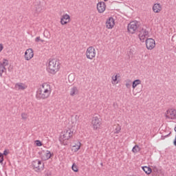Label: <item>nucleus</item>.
<instances>
[{
    "mask_svg": "<svg viewBox=\"0 0 176 176\" xmlns=\"http://www.w3.org/2000/svg\"><path fill=\"white\" fill-rule=\"evenodd\" d=\"M142 169L143 170V171H144L145 174H146L147 175H151V174H152V168L149 166H142Z\"/></svg>",
    "mask_w": 176,
    "mask_h": 176,
    "instance_id": "4be33fe9",
    "label": "nucleus"
},
{
    "mask_svg": "<svg viewBox=\"0 0 176 176\" xmlns=\"http://www.w3.org/2000/svg\"><path fill=\"white\" fill-rule=\"evenodd\" d=\"M153 13H160L163 10V6L160 3H155L152 7Z\"/></svg>",
    "mask_w": 176,
    "mask_h": 176,
    "instance_id": "f3484780",
    "label": "nucleus"
},
{
    "mask_svg": "<svg viewBox=\"0 0 176 176\" xmlns=\"http://www.w3.org/2000/svg\"><path fill=\"white\" fill-rule=\"evenodd\" d=\"M52 94V85L49 82L43 83L37 90L36 97L37 100H47Z\"/></svg>",
    "mask_w": 176,
    "mask_h": 176,
    "instance_id": "f257e3e1",
    "label": "nucleus"
},
{
    "mask_svg": "<svg viewBox=\"0 0 176 176\" xmlns=\"http://www.w3.org/2000/svg\"><path fill=\"white\" fill-rule=\"evenodd\" d=\"M115 18L110 16L109 18L107 19L106 22H105V25H106V28L107 30H112L115 28Z\"/></svg>",
    "mask_w": 176,
    "mask_h": 176,
    "instance_id": "f8f14e48",
    "label": "nucleus"
},
{
    "mask_svg": "<svg viewBox=\"0 0 176 176\" xmlns=\"http://www.w3.org/2000/svg\"><path fill=\"white\" fill-rule=\"evenodd\" d=\"M35 42H43V40L41 39V37L38 36L35 38Z\"/></svg>",
    "mask_w": 176,
    "mask_h": 176,
    "instance_id": "473e14b6",
    "label": "nucleus"
},
{
    "mask_svg": "<svg viewBox=\"0 0 176 176\" xmlns=\"http://www.w3.org/2000/svg\"><path fill=\"white\" fill-rule=\"evenodd\" d=\"M28 118V116L27 115V113H23L21 114V119H23V120H27Z\"/></svg>",
    "mask_w": 176,
    "mask_h": 176,
    "instance_id": "c756f323",
    "label": "nucleus"
},
{
    "mask_svg": "<svg viewBox=\"0 0 176 176\" xmlns=\"http://www.w3.org/2000/svg\"><path fill=\"white\" fill-rule=\"evenodd\" d=\"M69 94L72 97L78 96V94H79V89H78L76 87H73L70 89Z\"/></svg>",
    "mask_w": 176,
    "mask_h": 176,
    "instance_id": "aec40b11",
    "label": "nucleus"
},
{
    "mask_svg": "<svg viewBox=\"0 0 176 176\" xmlns=\"http://www.w3.org/2000/svg\"><path fill=\"white\" fill-rule=\"evenodd\" d=\"M80 146H82V143L80 142H76L72 147V152L76 153L79 149H80Z\"/></svg>",
    "mask_w": 176,
    "mask_h": 176,
    "instance_id": "6ab92c4d",
    "label": "nucleus"
},
{
    "mask_svg": "<svg viewBox=\"0 0 176 176\" xmlns=\"http://www.w3.org/2000/svg\"><path fill=\"white\" fill-rule=\"evenodd\" d=\"M125 86L126 89H130V87H131V83L130 81L126 82Z\"/></svg>",
    "mask_w": 176,
    "mask_h": 176,
    "instance_id": "2f4dec72",
    "label": "nucleus"
},
{
    "mask_svg": "<svg viewBox=\"0 0 176 176\" xmlns=\"http://www.w3.org/2000/svg\"><path fill=\"white\" fill-rule=\"evenodd\" d=\"M74 138V131L71 129H65L60 133L59 141L63 145H68V141Z\"/></svg>",
    "mask_w": 176,
    "mask_h": 176,
    "instance_id": "7ed1b4c3",
    "label": "nucleus"
},
{
    "mask_svg": "<svg viewBox=\"0 0 176 176\" xmlns=\"http://www.w3.org/2000/svg\"><path fill=\"white\" fill-rule=\"evenodd\" d=\"M85 56L87 60H94L97 56V51L96 50V47L94 46L88 47L85 52Z\"/></svg>",
    "mask_w": 176,
    "mask_h": 176,
    "instance_id": "423d86ee",
    "label": "nucleus"
},
{
    "mask_svg": "<svg viewBox=\"0 0 176 176\" xmlns=\"http://www.w3.org/2000/svg\"><path fill=\"white\" fill-rule=\"evenodd\" d=\"M155 46H156V41H155V39L147 38L146 40V49H148V50H152L153 49H155Z\"/></svg>",
    "mask_w": 176,
    "mask_h": 176,
    "instance_id": "4468645a",
    "label": "nucleus"
},
{
    "mask_svg": "<svg viewBox=\"0 0 176 176\" xmlns=\"http://www.w3.org/2000/svg\"><path fill=\"white\" fill-rule=\"evenodd\" d=\"M153 170L154 172H156V171H157V168H156V166H154Z\"/></svg>",
    "mask_w": 176,
    "mask_h": 176,
    "instance_id": "f704fd0d",
    "label": "nucleus"
},
{
    "mask_svg": "<svg viewBox=\"0 0 176 176\" xmlns=\"http://www.w3.org/2000/svg\"><path fill=\"white\" fill-rule=\"evenodd\" d=\"M91 124L94 131H99L101 129V126H102L101 118L98 116L93 117Z\"/></svg>",
    "mask_w": 176,
    "mask_h": 176,
    "instance_id": "39448f33",
    "label": "nucleus"
},
{
    "mask_svg": "<svg viewBox=\"0 0 176 176\" xmlns=\"http://www.w3.org/2000/svg\"><path fill=\"white\" fill-rule=\"evenodd\" d=\"M32 166L33 168V170L34 171H36L37 173H39L41 171H43L45 168V166L42 164V161L40 160H35L32 162Z\"/></svg>",
    "mask_w": 176,
    "mask_h": 176,
    "instance_id": "6e6552de",
    "label": "nucleus"
},
{
    "mask_svg": "<svg viewBox=\"0 0 176 176\" xmlns=\"http://www.w3.org/2000/svg\"><path fill=\"white\" fill-rule=\"evenodd\" d=\"M61 69V63L58 59H49L46 71L50 75H56Z\"/></svg>",
    "mask_w": 176,
    "mask_h": 176,
    "instance_id": "f03ea898",
    "label": "nucleus"
},
{
    "mask_svg": "<svg viewBox=\"0 0 176 176\" xmlns=\"http://www.w3.org/2000/svg\"><path fill=\"white\" fill-rule=\"evenodd\" d=\"M98 13H104L107 10V4L104 1H99L96 6Z\"/></svg>",
    "mask_w": 176,
    "mask_h": 176,
    "instance_id": "dca6fc26",
    "label": "nucleus"
},
{
    "mask_svg": "<svg viewBox=\"0 0 176 176\" xmlns=\"http://www.w3.org/2000/svg\"><path fill=\"white\" fill-rule=\"evenodd\" d=\"M4 72H6V68L5 67V66L0 65V75H1V76H2V74H3Z\"/></svg>",
    "mask_w": 176,
    "mask_h": 176,
    "instance_id": "a878e982",
    "label": "nucleus"
},
{
    "mask_svg": "<svg viewBox=\"0 0 176 176\" xmlns=\"http://www.w3.org/2000/svg\"><path fill=\"white\" fill-rule=\"evenodd\" d=\"M139 28L140 22L137 21H131L127 25V32L129 35H134V34H137Z\"/></svg>",
    "mask_w": 176,
    "mask_h": 176,
    "instance_id": "20e7f679",
    "label": "nucleus"
},
{
    "mask_svg": "<svg viewBox=\"0 0 176 176\" xmlns=\"http://www.w3.org/2000/svg\"><path fill=\"white\" fill-rule=\"evenodd\" d=\"M3 160H5L3 158V154L0 152V164H3Z\"/></svg>",
    "mask_w": 176,
    "mask_h": 176,
    "instance_id": "c85d7f7f",
    "label": "nucleus"
},
{
    "mask_svg": "<svg viewBox=\"0 0 176 176\" xmlns=\"http://www.w3.org/2000/svg\"><path fill=\"white\" fill-rule=\"evenodd\" d=\"M148 35L149 32L146 30H142L139 34V38L141 42H144Z\"/></svg>",
    "mask_w": 176,
    "mask_h": 176,
    "instance_id": "a211bd4d",
    "label": "nucleus"
},
{
    "mask_svg": "<svg viewBox=\"0 0 176 176\" xmlns=\"http://www.w3.org/2000/svg\"><path fill=\"white\" fill-rule=\"evenodd\" d=\"M122 130V126L119 124L116 125V128L114 129V134H119Z\"/></svg>",
    "mask_w": 176,
    "mask_h": 176,
    "instance_id": "b1692460",
    "label": "nucleus"
},
{
    "mask_svg": "<svg viewBox=\"0 0 176 176\" xmlns=\"http://www.w3.org/2000/svg\"><path fill=\"white\" fill-rule=\"evenodd\" d=\"M0 65H3V67H8V65H9V60L3 59V63Z\"/></svg>",
    "mask_w": 176,
    "mask_h": 176,
    "instance_id": "bb28decb",
    "label": "nucleus"
},
{
    "mask_svg": "<svg viewBox=\"0 0 176 176\" xmlns=\"http://www.w3.org/2000/svg\"><path fill=\"white\" fill-rule=\"evenodd\" d=\"M3 50V44H0V53Z\"/></svg>",
    "mask_w": 176,
    "mask_h": 176,
    "instance_id": "72a5a7b5",
    "label": "nucleus"
},
{
    "mask_svg": "<svg viewBox=\"0 0 176 176\" xmlns=\"http://www.w3.org/2000/svg\"><path fill=\"white\" fill-rule=\"evenodd\" d=\"M71 16L67 13L63 14L60 18V24L62 25H68L71 23Z\"/></svg>",
    "mask_w": 176,
    "mask_h": 176,
    "instance_id": "9d476101",
    "label": "nucleus"
},
{
    "mask_svg": "<svg viewBox=\"0 0 176 176\" xmlns=\"http://www.w3.org/2000/svg\"><path fill=\"white\" fill-rule=\"evenodd\" d=\"M164 118L166 120H176V109L174 108L168 109L164 113Z\"/></svg>",
    "mask_w": 176,
    "mask_h": 176,
    "instance_id": "0eeeda50",
    "label": "nucleus"
},
{
    "mask_svg": "<svg viewBox=\"0 0 176 176\" xmlns=\"http://www.w3.org/2000/svg\"><path fill=\"white\" fill-rule=\"evenodd\" d=\"M10 153V151L8 149H6L3 151V156H8Z\"/></svg>",
    "mask_w": 176,
    "mask_h": 176,
    "instance_id": "7c9ffc66",
    "label": "nucleus"
},
{
    "mask_svg": "<svg viewBox=\"0 0 176 176\" xmlns=\"http://www.w3.org/2000/svg\"><path fill=\"white\" fill-rule=\"evenodd\" d=\"M39 157L41 159L43 162H46V160H49L52 156H53V153L50 152V151L43 150L38 152Z\"/></svg>",
    "mask_w": 176,
    "mask_h": 176,
    "instance_id": "1a4fd4ad",
    "label": "nucleus"
},
{
    "mask_svg": "<svg viewBox=\"0 0 176 176\" xmlns=\"http://www.w3.org/2000/svg\"><path fill=\"white\" fill-rule=\"evenodd\" d=\"M34 144L36 145V146H42V142H41V140H35L34 141Z\"/></svg>",
    "mask_w": 176,
    "mask_h": 176,
    "instance_id": "cd10ccee",
    "label": "nucleus"
},
{
    "mask_svg": "<svg viewBox=\"0 0 176 176\" xmlns=\"http://www.w3.org/2000/svg\"><path fill=\"white\" fill-rule=\"evenodd\" d=\"M34 56L35 53L34 52V50L32 48H28L25 50L23 57L25 61H30Z\"/></svg>",
    "mask_w": 176,
    "mask_h": 176,
    "instance_id": "9b49d317",
    "label": "nucleus"
},
{
    "mask_svg": "<svg viewBox=\"0 0 176 176\" xmlns=\"http://www.w3.org/2000/svg\"><path fill=\"white\" fill-rule=\"evenodd\" d=\"M104 2H108L109 0H103Z\"/></svg>",
    "mask_w": 176,
    "mask_h": 176,
    "instance_id": "c9c22d12",
    "label": "nucleus"
},
{
    "mask_svg": "<svg viewBox=\"0 0 176 176\" xmlns=\"http://www.w3.org/2000/svg\"><path fill=\"white\" fill-rule=\"evenodd\" d=\"M120 74L116 73L112 75L111 76V85L115 86V85H118V83H120V79H121Z\"/></svg>",
    "mask_w": 176,
    "mask_h": 176,
    "instance_id": "2eb2a0df",
    "label": "nucleus"
},
{
    "mask_svg": "<svg viewBox=\"0 0 176 176\" xmlns=\"http://www.w3.org/2000/svg\"><path fill=\"white\" fill-rule=\"evenodd\" d=\"M15 89L16 90H25L27 85L22 82H18L15 84Z\"/></svg>",
    "mask_w": 176,
    "mask_h": 176,
    "instance_id": "412c9836",
    "label": "nucleus"
},
{
    "mask_svg": "<svg viewBox=\"0 0 176 176\" xmlns=\"http://www.w3.org/2000/svg\"><path fill=\"white\" fill-rule=\"evenodd\" d=\"M141 151V148L138 145H135L133 148H132V152L133 153H138Z\"/></svg>",
    "mask_w": 176,
    "mask_h": 176,
    "instance_id": "393cba45",
    "label": "nucleus"
},
{
    "mask_svg": "<svg viewBox=\"0 0 176 176\" xmlns=\"http://www.w3.org/2000/svg\"><path fill=\"white\" fill-rule=\"evenodd\" d=\"M142 83V81L140 79H136L132 82V89H133V96H137V93H135V90H137L138 93H140V88H137L138 86H140Z\"/></svg>",
    "mask_w": 176,
    "mask_h": 176,
    "instance_id": "ddd939ff",
    "label": "nucleus"
},
{
    "mask_svg": "<svg viewBox=\"0 0 176 176\" xmlns=\"http://www.w3.org/2000/svg\"><path fill=\"white\" fill-rule=\"evenodd\" d=\"M72 170L74 173H78L79 172V167L78 166V165L76 163H73V164L72 166Z\"/></svg>",
    "mask_w": 176,
    "mask_h": 176,
    "instance_id": "5701e85b",
    "label": "nucleus"
}]
</instances>
